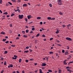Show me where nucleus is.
I'll return each mask as SVG.
<instances>
[{"instance_id": "f257e3e1", "label": "nucleus", "mask_w": 73, "mask_h": 73, "mask_svg": "<svg viewBox=\"0 0 73 73\" xmlns=\"http://www.w3.org/2000/svg\"><path fill=\"white\" fill-rule=\"evenodd\" d=\"M62 0H58V3L60 5H62Z\"/></svg>"}, {"instance_id": "f03ea898", "label": "nucleus", "mask_w": 73, "mask_h": 73, "mask_svg": "<svg viewBox=\"0 0 73 73\" xmlns=\"http://www.w3.org/2000/svg\"><path fill=\"white\" fill-rule=\"evenodd\" d=\"M66 40H68V41H72V39L69 37H67L66 38Z\"/></svg>"}, {"instance_id": "7ed1b4c3", "label": "nucleus", "mask_w": 73, "mask_h": 73, "mask_svg": "<svg viewBox=\"0 0 73 73\" xmlns=\"http://www.w3.org/2000/svg\"><path fill=\"white\" fill-rule=\"evenodd\" d=\"M23 15H19V19H21L23 18Z\"/></svg>"}, {"instance_id": "20e7f679", "label": "nucleus", "mask_w": 73, "mask_h": 73, "mask_svg": "<svg viewBox=\"0 0 73 73\" xmlns=\"http://www.w3.org/2000/svg\"><path fill=\"white\" fill-rule=\"evenodd\" d=\"M32 17L31 15H28L27 16V18L28 19H30Z\"/></svg>"}, {"instance_id": "39448f33", "label": "nucleus", "mask_w": 73, "mask_h": 73, "mask_svg": "<svg viewBox=\"0 0 73 73\" xmlns=\"http://www.w3.org/2000/svg\"><path fill=\"white\" fill-rule=\"evenodd\" d=\"M42 66H46V64L45 63H42Z\"/></svg>"}, {"instance_id": "423d86ee", "label": "nucleus", "mask_w": 73, "mask_h": 73, "mask_svg": "<svg viewBox=\"0 0 73 73\" xmlns=\"http://www.w3.org/2000/svg\"><path fill=\"white\" fill-rule=\"evenodd\" d=\"M65 55H68V54H69V52H65Z\"/></svg>"}, {"instance_id": "0eeeda50", "label": "nucleus", "mask_w": 73, "mask_h": 73, "mask_svg": "<svg viewBox=\"0 0 73 73\" xmlns=\"http://www.w3.org/2000/svg\"><path fill=\"white\" fill-rule=\"evenodd\" d=\"M23 7H27V4H25L23 5Z\"/></svg>"}, {"instance_id": "6e6552de", "label": "nucleus", "mask_w": 73, "mask_h": 73, "mask_svg": "<svg viewBox=\"0 0 73 73\" xmlns=\"http://www.w3.org/2000/svg\"><path fill=\"white\" fill-rule=\"evenodd\" d=\"M5 32L3 31H2L1 33V34H2V35H5Z\"/></svg>"}, {"instance_id": "1a4fd4ad", "label": "nucleus", "mask_w": 73, "mask_h": 73, "mask_svg": "<svg viewBox=\"0 0 73 73\" xmlns=\"http://www.w3.org/2000/svg\"><path fill=\"white\" fill-rule=\"evenodd\" d=\"M7 53H8V51H5L4 52V54H7Z\"/></svg>"}, {"instance_id": "9d476101", "label": "nucleus", "mask_w": 73, "mask_h": 73, "mask_svg": "<svg viewBox=\"0 0 73 73\" xmlns=\"http://www.w3.org/2000/svg\"><path fill=\"white\" fill-rule=\"evenodd\" d=\"M55 33H59V30H58V29H57V31H56Z\"/></svg>"}, {"instance_id": "9b49d317", "label": "nucleus", "mask_w": 73, "mask_h": 73, "mask_svg": "<svg viewBox=\"0 0 73 73\" xmlns=\"http://www.w3.org/2000/svg\"><path fill=\"white\" fill-rule=\"evenodd\" d=\"M59 14L60 15H64V14H63L61 12H60L59 13Z\"/></svg>"}, {"instance_id": "f8f14e48", "label": "nucleus", "mask_w": 73, "mask_h": 73, "mask_svg": "<svg viewBox=\"0 0 73 73\" xmlns=\"http://www.w3.org/2000/svg\"><path fill=\"white\" fill-rule=\"evenodd\" d=\"M64 65H67V63H66V62L65 61H64Z\"/></svg>"}, {"instance_id": "ddd939ff", "label": "nucleus", "mask_w": 73, "mask_h": 73, "mask_svg": "<svg viewBox=\"0 0 73 73\" xmlns=\"http://www.w3.org/2000/svg\"><path fill=\"white\" fill-rule=\"evenodd\" d=\"M24 53H28L29 52V51L28 50H27L26 51H25L24 52Z\"/></svg>"}, {"instance_id": "4468645a", "label": "nucleus", "mask_w": 73, "mask_h": 73, "mask_svg": "<svg viewBox=\"0 0 73 73\" xmlns=\"http://www.w3.org/2000/svg\"><path fill=\"white\" fill-rule=\"evenodd\" d=\"M40 73H42V70L41 69H40L39 70Z\"/></svg>"}, {"instance_id": "2eb2a0df", "label": "nucleus", "mask_w": 73, "mask_h": 73, "mask_svg": "<svg viewBox=\"0 0 73 73\" xmlns=\"http://www.w3.org/2000/svg\"><path fill=\"white\" fill-rule=\"evenodd\" d=\"M21 61H22V59H20L19 60V62H21Z\"/></svg>"}, {"instance_id": "dca6fc26", "label": "nucleus", "mask_w": 73, "mask_h": 73, "mask_svg": "<svg viewBox=\"0 0 73 73\" xmlns=\"http://www.w3.org/2000/svg\"><path fill=\"white\" fill-rule=\"evenodd\" d=\"M12 59H13V60H16L17 59V58H14V57H13L12 58Z\"/></svg>"}, {"instance_id": "f3484780", "label": "nucleus", "mask_w": 73, "mask_h": 73, "mask_svg": "<svg viewBox=\"0 0 73 73\" xmlns=\"http://www.w3.org/2000/svg\"><path fill=\"white\" fill-rule=\"evenodd\" d=\"M37 19H38V20H40V19H41V17H37Z\"/></svg>"}, {"instance_id": "a211bd4d", "label": "nucleus", "mask_w": 73, "mask_h": 73, "mask_svg": "<svg viewBox=\"0 0 73 73\" xmlns=\"http://www.w3.org/2000/svg\"><path fill=\"white\" fill-rule=\"evenodd\" d=\"M71 25L70 24H69L68 25H67V27H70V26Z\"/></svg>"}, {"instance_id": "6ab92c4d", "label": "nucleus", "mask_w": 73, "mask_h": 73, "mask_svg": "<svg viewBox=\"0 0 73 73\" xmlns=\"http://www.w3.org/2000/svg\"><path fill=\"white\" fill-rule=\"evenodd\" d=\"M48 20H51V17H48L47 18Z\"/></svg>"}, {"instance_id": "aec40b11", "label": "nucleus", "mask_w": 73, "mask_h": 73, "mask_svg": "<svg viewBox=\"0 0 73 73\" xmlns=\"http://www.w3.org/2000/svg\"><path fill=\"white\" fill-rule=\"evenodd\" d=\"M48 72H52V70H48Z\"/></svg>"}, {"instance_id": "412c9836", "label": "nucleus", "mask_w": 73, "mask_h": 73, "mask_svg": "<svg viewBox=\"0 0 73 73\" xmlns=\"http://www.w3.org/2000/svg\"><path fill=\"white\" fill-rule=\"evenodd\" d=\"M23 37H25L26 38H27V35H24L23 36Z\"/></svg>"}, {"instance_id": "4be33fe9", "label": "nucleus", "mask_w": 73, "mask_h": 73, "mask_svg": "<svg viewBox=\"0 0 73 73\" xmlns=\"http://www.w3.org/2000/svg\"><path fill=\"white\" fill-rule=\"evenodd\" d=\"M29 31L28 30H26V33H28L29 32Z\"/></svg>"}, {"instance_id": "5701e85b", "label": "nucleus", "mask_w": 73, "mask_h": 73, "mask_svg": "<svg viewBox=\"0 0 73 73\" xmlns=\"http://www.w3.org/2000/svg\"><path fill=\"white\" fill-rule=\"evenodd\" d=\"M7 14L8 13L7 12H5L3 13V15H7Z\"/></svg>"}, {"instance_id": "b1692460", "label": "nucleus", "mask_w": 73, "mask_h": 73, "mask_svg": "<svg viewBox=\"0 0 73 73\" xmlns=\"http://www.w3.org/2000/svg\"><path fill=\"white\" fill-rule=\"evenodd\" d=\"M58 71H59L58 73H61V70H59Z\"/></svg>"}, {"instance_id": "393cba45", "label": "nucleus", "mask_w": 73, "mask_h": 73, "mask_svg": "<svg viewBox=\"0 0 73 73\" xmlns=\"http://www.w3.org/2000/svg\"><path fill=\"white\" fill-rule=\"evenodd\" d=\"M39 35H40L39 33L37 34L36 35V37H38V36H39Z\"/></svg>"}, {"instance_id": "a878e982", "label": "nucleus", "mask_w": 73, "mask_h": 73, "mask_svg": "<svg viewBox=\"0 0 73 73\" xmlns=\"http://www.w3.org/2000/svg\"><path fill=\"white\" fill-rule=\"evenodd\" d=\"M55 20V18H51V20Z\"/></svg>"}, {"instance_id": "bb28decb", "label": "nucleus", "mask_w": 73, "mask_h": 73, "mask_svg": "<svg viewBox=\"0 0 73 73\" xmlns=\"http://www.w3.org/2000/svg\"><path fill=\"white\" fill-rule=\"evenodd\" d=\"M10 66L11 68H12V67H13V65L12 64L10 65Z\"/></svg>"}, {"instance_id": "cd10ccee", "label": "nucleus", "mask_w": 73, "mask_h": 73, "mask_svg": "<svg viewBox=\"0 0 73 73\" xmlns=\"http://www.w3.org/2000/svg\"><path fill=\"white\" fill-rule=\"evenodd\" d=\"M6 64H7V62L5 61L4 63V65H6Z\"/></svg>"}, {"instance_id": "c85d7f7f", "label": "nucleus", "mask_w": 73, "mask_h": 73, "mask_svg": "<svg viewBox=\"0 0 73 73\" xmlns=\"http://www.w3.org/2000/svg\"><path fill=\"white\" fill-rule=\"evenodd\" d=\"M8 4H10V5H12V4L10 2H8Z\"/></svg>"}, {"instance_id": "c756f323", "label": "nucleus", "mask_w": 73, "mask_h": 73, "mask_svg": "<svg viewBox=\"0 0 73 73\" xmlns=\"http://www.w3.org/2000/svg\"><path fill=\"white\" fill-rule=\"evenodd\" d=\"M53 52H50V54H53Z\"/></svg>"}, {"instance_id": "7c9ffc66", "label": "nucleus", "mask_w": 73, "mask_h": 73, "mask_svg": "<svg viewBox=\"0 0 73 73\" xmlns=\"http://www.w3.org/2000/svg\"><path fill=\"white\" fill-rule=\"evenodd\" d=\"M25 20L26 21V22H27V21H28V20L27 19L25 18Z\"/></svg>"}, {"instance_id": "2f4dec72", "label": "nucleus", "mask_w": 73, "mask_h": 73, "mask_svg": "<svg viewBox=\"0 0 73 73\" xmlns=\"http://www.w3.org/2000/svg\"><path fill=\"white\" fill-rule=\"evenodd\" d=\"M62 53H65V50H62Z\"/></svg>"}, {"instance_id": "473e14b6", "label": "nucleus", "mask_w": 73, "mask_h": 73, "mask_svg": "<svg viewBox=\"0 0 73 73\" xmlns=\"http://www.w3.org/2000/svg\"><path fill=\"white\" fill-rule=\"evenodd\" d=\"M11 1H13V2H16V0H11Z\"/></svg>"}, {"instance_id": "72a5a7b5", "label": "nucleus", "mask_w": 73, "mask_h": 73, "mask_svg": "<svg viewBox=\"0 0 73 73\" xmlns=\"http://www.w3.org/2000/svg\"><path fill=\"white\" fill-rule=\"evenodd\" d=\"M32 31H34V30H35V29L34 28H33L32 29Z\"/></svg>"}, {"instance_id": "f704fd0d", "label": "nucleus", "mask_w": 73, "mask_h": 73, "mask_svg": "<svg viewBox=\"0 0 73 73\" xmlns=\"http://www.w3.org/2000/svg\"><path fill=\"white\" fill-rule=\"evenodd\" d=\"M14 15H15V14H13H13H12L11 15V16H14Z\"/></svg>"}, {"instance_id": "c9c22d12", "label": "nucleus", "mask_w": 73, "mask_h": 73, "mask_svg": "<svg viewBox=\"0 0 73 73\" xmlns=\"http://www.w3.org/2000/svg\"><path fill=\"white\" fill-rule=\"evenodd\" d=\"M0 3L1 4H2V0H0Z\"/></svg>"}, {"instance_id": "e433bc0d", "label": "nucleus", "mask_w": 73, "mask_h": 73, "mask_svg": "<svg viewBox=\"0 0 73 73\" xmlns=\"http://www.w3.org/2000/svg\"><path fill=\"white\" fill-rule=\"evenodd\" d=\"M30 61H33V60H34V59L33 58H32V59H30Z\"/></svg>"}, {"instance_id": "4c0bfd02", "label": "nucleus", "mask_w": 73, "mask_h": 73, "mask_svg": "<svg viewBox=\"0 0 73 73\" xmlns=\"http://www.w3.org/2000/svg\"><path fill=\"white\" fill-rule=\"evenodd\" d=\"M62 27H66V25H62Z\"/></svg>"}, {"instance_id": "58836bf2", "label": "nucleus", "mask_w": 73, "mask_h": 73, "mask_svg": "<svg viewBox=\"0 0 73 73\" xmlns=\"http://www.w3.org/2000/svg\"><path fill=\"white\" fill-rule=\"evenodd\" d=\"M22 33H23V34H24V33H25V31H22Z\"/></svg>"}, {"instance_id": "ea45409f", "label": "nucleus", "mask_w": 73, "mask_h": 73, "mask_svg": "<svg viewBox=\"0 0 73 73\" xmlns=\"http://www.w3.org/2000/svg\"><path fill=\"white\" fill-rule=\"evenodd\" d=\"M12 47H15V45H11Z\"/></svg>"}, {"instance_id": "a19ab883", "label": "nucleus", "mask_w": 73, "mask_h": 73, "mask_svg": "<svg viewBox=\"0 0 73 73\" xmlns=\"http://www.w3.org/2000/svg\"><path fill=\"white\" fill-rule=\"evenodd\" d=\"M67 71H68V72H70V70L69 69H67Z\"/></svg>"}, {"instance_id": "79ce46f5", "label": "nucleus", "mask_w": 73, "mask_h": 73, "mask_svg": "<svg viewBox=\"0 0 73 73\" xmlns=\"http://www.w3.org/2000/svg\"><path fill=\"white\" fill-rule=\"evenodd\" d=\"M66 69H70V68H69V67L68 66L66 67Z\"/></svg>"}, {"instance_id": "37998d69", "label": "nucleus", "mask_w": 73, "mask_h": 73, "mask_svg": "<svg viewBox=\"0 0 73 73\" xmlns=\"http://www.w3.org/2000/svg\"><path fill=\"white\" fill-rule=\"evenodd\" d=\"M25 61L26 62H28V61H29V60H26Z\"/></svg>"}, {"instance_id": "c03bdc74", "label": "nucleus", "mask_w": 73, "mask_h": 73, "mask_svg": "<svg viewBox=\"0 0 73 73\" xmlns=\"http://www.w3.org/2000/svg\"><path fill=\"white\" fill-rule=\"evenodd\" d=\"M29 50H30V52H32V51H33V50H31V49H29Z\"/></svg>"}, {"instance_id": "a18cd8bd", "label": "nucleus", "mask_w": 73, "mask_h": 73, "mask_svg": "<svg viewBox=\"0 0 73 73\" xmlns=\"http://www.w3.org/2000/svg\"><path fill=\"white\" fill-rule=\"evenodd\" d=\"M26 49H29V46L26 47Z\"/></svg>"}, {"instance_id": "49530a36", "label": "nucleus", "mask_w": 73, "mask_h": 73, "mask_svg": "<svg viewBox=\"0 0 73 73\" xmlns=\"http://www.w3.org/2000/svg\"><path fill=\"white\" fill-rule=\"evenodd\" d=\"M49 5L50 6V7H52V4H49Z\"/></svg>"}, {"instance_id": "de8ad7c7", "label": "nucleus", "mask_w": 73, "mask_h": 73, "mask_svg": "<svg viewBox=\"0 0 73 73\" xmlns=\"http://www.w3.org/2000/svg\"><path fill=\"white\" fill-rule=\"evenodd\" d=\"M5 42L6 44H7V43H8V42H9V41H7L6 42Z\"/></svg>"}, {"instance_id": "09e8293b", "label": "nucleus", "mask_w": 73, "mask_h": 73, "mask_svg": "<svg viewBox=\"0 0 73 73\" xmlns=\"http://www.w3.org/2000/svg\"><path fill=\"white\" fill-rule=\"evenodd\" d=\"M53 38H51L50 39V40H53Z\"/></svg>"}, {"instance_id": "8fccbe9b", "label": "nucleus", "mask_w": 73, "mask_h": 73, "mask_svg": "<svg viewBox=\"0 0 73 73\" xmlns=\"http://www.w3.org/2000/svg\"><path fill=\"white\" fill-rule=\"evenodd\" d=\"M30 33H33V31H31V32Z\"/></svg>"}, {"instance_id": "3c124183", "label": "nucleus", "mask_w": 73, "mask_h": 73, "mask_svg": "<svg viewBox=\"0 0 73 73\" xmlns=\"http://www.w3.org/2000/svg\"><path fill=\"white\" fill-rule=\"evenodd\" d=\"M42 36L43 37H45V35H42Z\"/></svg>"}, {"instance_id": "603ef678", "label": "nucleus", "mask_w": 73, "mask_h": 73, "mask_svg": "<svg viewBox=\"0 0 73 73\" xmlns=\"http://www.w3.org/2000/svg\"><path fill=\"white\" fill-rule=\"evenodd\" d=\"M14 57H16V58H17V56H16V55H15L14 56Z\"/></svg>"}, {"instance_id": "864d4df0", "label": "nucleus", "mask_w": 73, "mask_h": 73, "mask_svg": "<svg viewBox=\"0 0 73 73\" xmlns=\"http://www.w3.org/2000/svg\"><path fill=\"white\" fill-rule=\"evenodd\" d=\"M37 71H38V70H35V73H37Z\"/></svg>"}, {"instance_id": "5fc2aeb1", "label": "nucleus", "mask_w": 73, "mask_h": 73, "mask_svg": "<svg viewBox=\"0 0 73 73\" xmlns=\"http://www.w3.org/2000/svg\"><path fill=\"white\" fill-rule=\"evenodd\" d=\"M6 5V6H8V5H9L7 3Z\"/></svg>"}, {"instance_id": "6e6d98bb", "label": "nucleus", "mask_w": 73, "mask_h": 73, "mask_svg": "<svg viewBox=\"0 0 73 73\" xmlns=\"http://www.w3.org/2000/svg\"><path fill=\"white\" fill-rule=\"evenodd\" d=\"M40 25H42V22H40Z\"/></svg>"}, {"instance_id": "4d7b16f0", "label": "nucleus", "mask_w": 73, "mask_h": 73, "mask_svg": "<svg viewBox=\"0 0 73 73\" xmlns=\"http://www.w3.org/2000/svg\"><path fill=\"white\" fill-rule=\"evenodd\" d=\"M0 12L1 13H3V12L1 11V10H0Z\"/></svg>"}, {"instance_id": "13d9d810", "label": "nucleus", "mask_w": 73, "mask_h": 73, "mask_svg": "<svg viewBox=\"0 0 73 73\" xmlns=\"http://www.w3.org/2000/svg\"><path fill=\"white\" fill-rule=\"evenodd\" d=\"M69 63H70V64H72V63H73V61L70 62H69Z\"/></svg>"}, {"instance_id": "bf43d9fd", "label": "nucleus", "mask_w": 73, "mask_h": 73, "mask_svg": "<svg viewBox=\"0 0 73 73\" xmlns=\"http://www.w3.org/2000/svg\"><path fill=\"white\" fill-rule=\"evenodd\" d=\"M56 41H57V42H60V41L58 40H56Z\"/></svg>"}, {"instance_id": "052dcab7", "label": "nucleus", "mask_w": 73, "mask_h": 73, "mask_svg": "<svg viewBox=\"0 0 73 73\" xmlns=\"http://www.w3.org/2000/svg\"><path fill=\"white\" fill-rule=\"evenodd\" d=\"M3 72H4V70H2L1 71V73H3Z\"/></svg>"}, {"instance_id": "680f3d73", "label": "nucleus", "mask_w": 73, "mask_h": 73, "mask_svg": "<svg viewBox=\"0 0 73 73\" xmlns=\"http://www.w3.org/2000/svg\"><path fill=\"white\" fill-rule=\"evenodd\" d=\"M1 60H4V58H1Z\"/></svg>"}, {"instance_id": "e2e57ef3", "label": "nucleus", "mask_w": 73, "mask_h": 73, "mask_svg": "<svg viewBox=\"0 0 73 73\" xmlns=\"http://www.w3.org/2000/svg\"><path fill=\"white\" fill-rule=\"evenodd\" d=\"M3 41H4V42H5V40L4 39H3Z\"/></svg>"}, {"instance_id": "0e129e2a", "label": "nucleus", "mask_w": 73, "mask_h": 73, "mask_svg": "<svg viewBox=\"0 0 73 73\" xmlns=\"http://www.w3.org/2000/svg\"><path fill=\"white\" fill-rule=\"evenodd\" d=\"M22 73H25V72H24V70H23V71H22Z\"/></svg>"}, {"instance_id": "69168bd1", "label": "nucleus", "mask_w": 73, "mask_h": 73, "mask_svg": "<svg viewBox=\"0 0 73 73\" xmlns=\"http://www.w3.org/2000/svg\"><path fill=\"white\" fill-rule=\"evenodd\" d=\"M5 38H8V37L7 36H5Z\"/></svg>"}, {"instance_id": "338daca9", "label": "nucleus", "mask_w": 73, "mask_h": 73, "mask_svg": "<svg viewBox=\"0 0 73 73\" xmlns=\"http://www.w3.org/2000/svg\"><path fill=\"white\" fill-rule=\"evenodd\" d=\"M17 73H20V72H19V71H17Z\"/></svg>"}, {"instance_id": "774afa93", "label": "nucleus", "mask_w": 73, "mask_h": 73, "mask_svg": "<svg viewBox=\"0 0 73 73\" xmlns=\"http://www.w3.org/2000/svg\"><path fill=\"white\" fill-rule=\"evenodd\" d=\"M13 73H16V71H14Z\"/></svg>"}]
</instances>
